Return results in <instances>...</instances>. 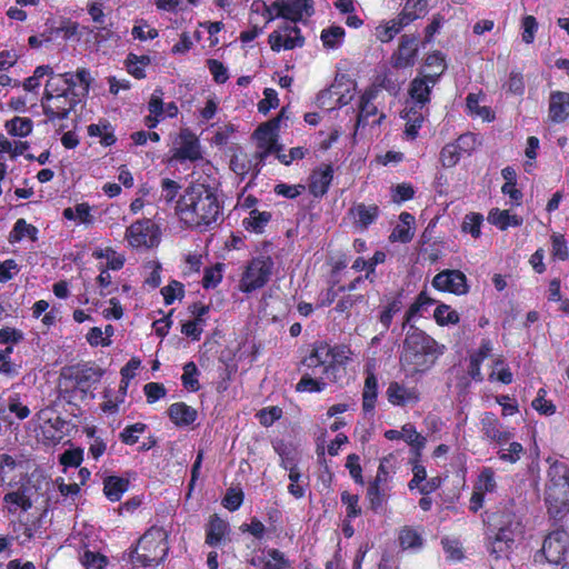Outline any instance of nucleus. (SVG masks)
<instances>
[{
	"mask_svg": "<svg viewBox=\"0 0 569 569\" xmlns=\"http://www.w3.org/2000/svg\"><path fill=\"white\" fill-rule=\"evenodd\" d=\"M176 209L184 224L199 230L210 229L221 218V207L216 193L202 183L188 187Z\"/></svg>",
	"mask_w": 569,
	"mask_h": 569,
	"instance_id": "1",
	"label": "nucleus"
},
{
	"mask_svg": "<svg viewBox=\"0 0 569 569\" xmlns=\"http://www.w3.org/2000/svg\"><path fill=\"white\" fill-rule=\"evenodd\" d=\"M442 350L433 338L423 331L413 329L403 340L399 362L405 376L416 378L427 372Z\"/></svg>",
	"mask_w": 569,
	"mask_h": 569,
	"instance_id": "2",
	"label": "nucleus"
},
{
	"mask_svg": "<svg viewBox=\"0 0 569 569\" xmlns=\"http://www.w3.org/2000/svg\"><path fill=\"white\" fill-rule=\"evenodd\" d=\"M548 478V512L553 518H562L569 511V469L565 463L556 461L549 467Z\"/></svg>",
	"mask_w": 569,
	"mask_h": 569,
	"instance_id": "3",
	"label": "nucleus"
},
{
	"mask_svg": "<svg viewBox=\"0 0 569 569\" xmlns=\"http://www.w3.org/2000/svg\"><path fill=\"white\" fill-rule=\"evenodd\" d=\"M167 531L159 527H151L139 539L136 549L130 553L133 563L143 567L158 566L161 563L169 550Z\"/></svg>",
	"mask_w": 569,
	"mask_h": 569,
	"instance_id": "4",
	"label": "nucleus"
},
{
	"mask_svg": "<svg viewBox=\"0 0 569 569\" xmlns=\"http://www.w3.org/2000/svg\"><path fill=\"white\" fill-rule=\"evenodd\" d=\"M498 531L490 543L489 552L497 559L507 557L515 542L519 522L511 512L502 513L501 520L496 523Z\"/></svg>",
	"mask_w": 569,
	"mask_h": 569,
	"instance_id": "5",
	"label": "nucleus"
},
{
	"mask_svg": "<svg viewBox=\"0 0 569 569\" xmlns=\"http://www.w3.org/2000/svg\"><path fill=\"white\" fill-rule=\"evenodd\" d=\"M283 116H284V109H282V111L280 112V114L277 118H274L266 123L260 124L256 129V131L253 133V136L257 140V148H258L256 158L259 160V162H263L264 159L270 153H276V156H277L278 152H280L282 150V146L278 144L277 139H278L279 122Z\"/></svg>",
	"mask_w": 569,
	"mask_h": 569,
	"instance_id": "6",
	"label": "nucleus"
},
{
	"mask_svg": "<svg viewBox=\"0 0 569 569\" xmlns=\"http://www.w3.org/2000/svg\"><path fill=\"white\" fill-rule=\"evenodd\" d=\"M271 270L272 262L269 259H253L240 281V289L243 292H251L263 287L271 276Z\"/></svg>",
	"mask_w": 569,
	"mask_h": 569,
	"instance_id": "7",
	"label": "nucleus"
},
{
	"mask_svg": "<svg viewBox=\"0 0 569 569\" xmlns=\"http://www.w3.org/2000/svg\"><path fill=\"white\" fill-rule=\"evenodd\" d=\"M269 43L273 51L281 49L291 50L303 44V38L297 26L286 23L280 30L273 31L269 36Z\"/></svg>",
	"mask_w": 569,
	"mask_h": 569,
	"instance_id": "8",
	"label": "nucleus"
},
{
	"mask_svg": "<svg viewBox=\"0 0 569 569\" xmlns=\"http://www.w3.org/2000/svg\"><path fill=\"white\" fill-rule=\"evenodd\" d=\"M432 286L441 291H449L455 295L468 292L467 278L459 270H445L439 272L432 280Z\"/></svg>",
	"mask_w": 569,
	"mask_h": 569,
	"instance_id": "9",
	"label": "nucleus"
},
{
	"mask_svg": "<svg viewBox=\"0 0 569 569\" xmlns=\"http://www.w3.org/2000/svg\"><path fill=\"white\" fill-rule=\"evenodd\" d=\"M418 53V38L413 34H403L398 50L392 56L395 68H408L415 64Z\"/></svg>",
	"mask_w": 569,
	"mask_h": 569,
	"instance_id": "10",
	"label": "nucleus"
},
{
	"mask_svg": "<svg viewBox=\"0 0 569 569\" xmlns=\"http://www.w3.org/2000/svg\"><path fill=\"white\" fill-rule=\"evenodd\" d=\"M153 227L149 219L138 220L127 229L126 238L132 247H152L154 244Z\"/></svg>",
	"mask_w": 569,
	"mask_h": 569,
	"instance_id": "11",
	"label": "nucleus"
},
{
	"mask_svg": "<svg viewBox=\"0 0 569 569\" xmlns=\"http://www.w3.org/2000/svg\"><path fill=\"white\" fill-rule=\"evenodd\" d=\"M567 548V535L565 531H553L548 535L542 545V553L550 563L558 565L563 559Z\"/></svg>",
	"mask_w": 569,
	"mask_h": 569,
	"instance_id": "12",
	"label": "nucleus"
},
{
	"mask_svg": "<svg viewBox=\"0 0 569 569\" xmlns=\"http://www.w3.org/2000/svg\"><path fill=\"white\" fill-rule=\"evenodd\" d=\"M273 7L277 8V17H282L297 22L302 18L303 12L307 16L313 13L312 4L306 0H291L289 2L276 1Z\"/></svg>",
	"mask_w": 569,
	"mask_h": 569,
	"instance_id": "13",
	"label": "nucleus"
},
{
	"mask_svg": "<svg viewBox=\"0 0 569 569\" xmlns=\"http://www.w3.org/2000/svg\"><path fill=\"white\" fill-rule=\"evenodd\" d=\"M485 436L495 441L498 446L507 445L513 435L502 429L498 419L493 415H486L481 421Z\"/></svg>",
	"mask_w": 569,
	"mask_h": 569,
	"instance_id": "14",
	"label": "nucleus"
},
{
	"mask_svg": "<svg viewBox=\"0 0 569 569\" xmlns=\"http://www.w3.org/2000/svg\"><path fill=\"white\" fill-rule=\"evenodd\" d=\"M437 80L435 76L426 74L423 78H416L411 81L409 92L420 109L429 101L431 87Z\"/></svg>",
	"mask_w": 569,
	"mask_h": 569,
	"instance_id": "15",
	"label": "nucleus"
},
{
	"mask_svg": "<svg viewBox=\"0 0 569 569\" xmlns=\"http://www.w3.org/2000/svg\"><path fill=\"white\" fill-rule=\"evenodd\" d=\"M569 117V93L556 91L549 99V118L553 122H563Z\"/></svg>",
	"mask_w": 569,
	"mask_h": 569,
	"instance_id": "16",
	"label": "nucleus"
},
{
	"mask_svg": "<svg viewBox=\"0 0 569 569\" xmlns=\"http://www.w3.org/2000/svg\"><path fill=\"white\" fill-rule=\"evenodd\" d=\"M379 212V207L373 203H357L349 210V213L353 218L355 224L360 229H367L371 223H373L378 218Z\"/></svg>",
	"mask_w": 569,
	"mask_h": 569,
	"instance_id": "17",
	"label": "nucleus"
},
{
	"mask_svg": "<svg viewBox=\"0 0 569 569\" xmlns=\"http://www.w3.org/2000/svg\"><path fill=\"white\" fill-rule=\"evenodd\" d=\"M181 146L176 150L173 158L178 160H197L201 157L198 139L188 130H182Z\"/></svg>",
	"mask_w": 569,
	"mask_h": 569,
	"instance_id": "18",
	"label": "nucleus"
},
{
	"mask_svg": "<svg viewBox=\"0 0 569 569\" xmlns=\"http://www.w3.org/2000/svg\"><path fill=\"white\" fill-rule=\"evenodd\" d=\"M388 399L397 406H406L419 401V393L415 388H407L398 382H391L387 389Z\"/></svg>",
	"mask_w": 569,
	"mask_h": 569,
	"instance_id": "19",
	"label": "nucleus"
},
{
	"mask_svg": "<svg viewBox=\"0 0 569 569\" xmlns=\"http://www.w3.org/2000/svg\"><path fill=\"white\" fill-rule=\"evenodd\" d=\"M103 371L99 367H84L79 369L74 376V388L79 389L82 393L94 383L99 382Z\"/></svg>",
	"mask_w": 569,
	"mask_h": 569,
	"instance_id": "20",
	"label": "nucleus"
},
{
	"mask_svg": "<svg viewBox=\"0 0 569 569\" xmlns=\"http://www.w3.org/2000/svg\"><path fill=\"white\" fill-rule=\"evenodd\" d=\"M333 178V170L331 166H326L323 169L316 170L311 176L309 184L310 192L315 197H322L327 191Z\"/></svg>",
	"mask_w": 569,
	"mask_h": 569,
	"instance_id": "21",
	"label": "nucleus"
},
{
	"mask_svg": "<svg viewBox=\"0 0 569 569\" xmlns=\"http://www.w3.org/2000/svg\"><path fill=\"white\" fill-rule=\"evenodd\" d=\"M168 415L177 426L191 425L197 419V410L184 402L172 403L168 409Z\"/></svg>",
	"mask_w": 569,
	"mask_h": 569,
	"instance_id": "22",
	"label": "nucleus"
},
{
	"mask_svg": "<svg viewBox=\"0 0 569 569\" xmlns=\"http://www.w3.org/2000/svg\"><path fill=\"white\" fill-rule=\"evenodd\" d=\"M377 97V90H367L360 98L359 114L357 126H366L369 123L371 117L377 116L378 109L373 104Z\"/></svg>",
	"mask_w": 569,
	"mask_h": 569,
	"instance_id": "23",
	"label": "nucleus"
},
{
	"mask_svg": "<svg viewBox=\"0 0 569 569\" xmlns=\"http://www.w3.org/2000/svg\"><path fill=\"white\" fill-rule=\"evenodd\" d=\"M129 481L127 479L110 476L103 481V492L111 501H119L122 495L128 490Z\"/></svg>",
	"mask_w": 569,
	"mask_h": 569,
	"instance_id": "24",
	"label": "nucleus"
},
{
	"mask_svg": "<svg viewBox=\"0 0 569 569\" xmlns=\"http://www.w3.org/2000/svg\"><path fill=\"white\" fill-rule=\"evenodd\" d=\"M228 530V523L220 519L217 515L211 516L208 528L206 542L210 546H217L223 539Z\"/></svg>",
	"mask_w": 569,
	"mask_h": 569,
	"instance_id": "25",
	"label": "nucleus"
},
{
	"mask_svg": "<svg viewBox=\"0 0 569 569\" xmlns=\"http://www.w3.org/2000/svg\"><path fill=\"white\" fill-rule=\"evenodd\" d=\"M490 223L506 230L508 227L521 226L523 220L517 214H510L507 210L492 209L488 216Z\"/></svg>",
	"mask_w": 569,
	"mask_h": 569,
	"instance_id": "26",
	"label": "nucleus"
},
{
	"mask_svg": "<svg viewBox=\"0 0 569 569\" xmlns=\"http://www.w3.org/2000/svg\"><path fill=\"white\" fill-rule=\"evenodd\" d=\"M325 387L326 382L323 376L317 371H312L311 373L306 372L301 377L300 381L296 386V390L299 392H320Z\"/></svg>",
	"mask_w": 569,
	"mask_h": 569,
	"instance_id": "27",
	"label": "nucleus"
},
{
	"mask_svg": "<svg viewBox=\"0 0 569 569\" xmlns=\"http://www.w3.org/2000/svg\"><path fill=\"white\" fill-rule=\"evenodd\" d=\"M3 502L8 507V511L10 513H14L18 508H21L22 510L27 511L32 507V502L30 498L26 495L24 490H17L8 492L3 497Z\"/></svg>",
	"mask_w": 569,
	"mask_h": 569,
	"instance_id": "28",
	"label": "nucleus"
},
{
	"mask_svg": "<svg viewBox=\"0 0 569 569\" xmlns=\"http://www.w3.org/2000/svg\"><path fill=\"white\" fill-rule=\"evenodd\" d=\"M427 0H407L400 13L402 19L405 18L407 21L412 22L427 13Z\"/></svg>",
	"mask_w": 569,
	"mask_h": 569,
	"instance_id": "29",
	"label": "nucleus"
},
{
	"mask_svg": "<svg viewBox=\"0 0 569 569\" xmlns=\"http://www.w3.org/2000/svg\"><path fill=\"white\" fill-rule=\"evenodd\" d=\"M271 213L267 211L252 210L250 217L243 220V227L257 233L262 232L266 224L270 221Z\"/></svg>",
	"mask_w": 569,
	"mask_h": 569,
	"instance_id": "30",
	"label": "nucleus"
},
{
	"mask_svg": "<svg viewBox=\"0 0 569 569\" xmlns=\"http://www.w3.org/2000/svg\"><path fill=\"white\" fill-rule=\"evenodd\" d=\"M405 118L407 120L405 134L408 139L413 140L423 122V116L413 107L406 112Z\"/></svg>",
	"mask_w": 569,
	"mask_h": 569,
	"instance_id": "31",
	"label": "nucleus"
},
{
	"mask_svg": "<svg viewBox=\"0 0 569 569\" xmlns=\"http://www.w3.org/2000/svg\"><path fill=\"white\" fill-rule=\"evenodd\" d=\"M473 489L481 493L493 492L497 489L495 471L491 468H483L478 476Z\"/></svg>",
	"mask_w": 569,
	"mask_h": 569,
	"instance_id": "32",
	"label": "nucleus"
},
{
	"mask_svg": "<svg viewBox=\"0 0 569 569\" xmlns=\"http://www.w3.org/2000/svg\"><path fill=\"white\" fill-rule=\"evenodd\" d=\"M402 431V438L415 449L416 458H419L421 449L426 446V438L410 423L405 425Z\"/></svg>",
	"mask_w": 569,
	"mask_h": 569,
	"instance_id": "33",
	"label": "nucleus"
},
{
	"mask_svg": "<svg viewBox=\"0 0 569 569\" xmlns=\"http://www.w3.org/2000/svg\"><path fill=\"white\" fill-rule=\"evenodd\" d=\"M377 398V379L373 375H369L365 381L362 393V407L365 411H371L375 408Z\"/></svg>",
	"mask_w": 569,
	"mask_h": 569,
	"instance_id": "34",
	"label": "nucleus"
},
{
	"mask_svg": "<svg viewBox=\"0 0 569 569\" xmlns=\"http://www.w3.org/2000/svg\"><path fill=\"white\" fill-rule=\"evenodd\" d=\"M6 128L12 136L26 137L32 130V121L29 118L16 117L6 123Z\"/></svg>",
	"mask_w": 569,
	"mask_h": 569,
	"instance_id": "35",
	"label": "nucleus"
},
{
	"mask_svg": "<svg viewBox=\"0 0 569 569\" xmlns=\"http://www.w3.org/2000/svg\"><path fill=\"white\" fill-rule=\"evenodd\" d=\"M198 375H199V371H198V368L194 365V362H192V361L187 362L183 366V375L181 377L183 387L191 391L199 390L200 385H199V381L197 378Z\"/></svg>",
	"mask_w": 569,
	"mask_h": 569,
	"instance_id": "36",
	"label": "nucleus"
},
{
	"mask_svg": "<svg viewBox=\"0 0 569 569\" xmlns=\"http://www.w3.org/2000/svg\"><path fill=\"white\" fill-rule=\"evenodd\" d=\"M345 37V29L339 26H332L322 30L321 40L327 48H337Z\"/></svg>",
	"mask_w": 569,
	"mask_h": 569,
	"instance_id": "37",
	"label": "nucleus"
},
{
	"mask_svg": "<svg viewBox=\"0 0 569 569\" xmlns=\"http://www.w3.org/2000/svg\"><path fill=\"white\" fill-rule=\"evenodd\" d=\"M302 365L307 368L312 369V371H320L319 373L321 376H326L327 378H330V375L336 370V366L329 363L325 365L321 360H319V356L310 353L308 357H306L302 361Z\"/></svg>",
	"mask_w": 569,
	"mask_h": 569,
	"instance_id": "38",
	"label": "nucleus"
},
{
	"mask_svg": "<svg viewBox=\"0 0 569 569\" xmlns=\"http://www.w3.org/2000/svg\"><path fill=\"white\" fill-rule=\"evenodd\" d=\"M507 445V448H501L498 451V457L502 461L516 463L517 461L520 460L521 455L523 453V447L521 443L516 441H509Z\"/></svg>",
	"mask_w": 569,
	"mask_h": 569,
	"instance_id": "39",
	"label": "nucleus"
},
{
	"mask_svg": "<svg viewBox=\"0 0 569 569\" xmlns=\"http://www.w3.org/2000/svg\"><path fill=\"white\" fill-rule=\"evenodd\" d=\"M461 151L456 143L446 144L440 152V161L443 167L451 168L460 160Z\"/></svg>",
	"mask_w": 569,
	"mask_h": 569,
	"instance_id": "40",
	"label": "nucleus"
},
{
	"mask_svg": "<svg viewBox=\"0 0 569 569\" xmlns=\"http://www.w3.org/2000/svg\"><path fill=\"white\" fill-rule=\"evenodd\" d=\"M435 319L436 321L441 325H453L459 321V315L457 311L451 310L449 306L447 305H440L435 310Z\"/></svg>",
	"mask_w": 569,
	"mask_h": 569,
	"instance_id": "41",
	"label": "nucleus"
},
{
	"mask_svg": "<svg viewBox=\"0 0 569 569\" xmlns=\"http://www.w3.org/2000/svg\"><path fill=\"white\" fill-rule=\"evenodd\" d=\"M12 233L14 240H21L23 237H29L31 240L36 241L38 229L34 226L27 223L24 219H18L14 223Z\"/></svg>",
	"mask_w": 569,
	"mask_h": 569,
	"instance_id": "42",
	"label": "nucleus"
},
{
	"mask_svg": "<svg viewBox=\"0 0 569 569\" xmlns=\"http://www.w3.org/2000/svg\"><path fill=\"white\" fill-rule=\"evenodd\" d=\"M399 542L400 546L405 549L417 548L422 545V539L416 530L406 527L400 531Z\"/></svg>",
	"mask_w": 569,
	"mask_h": 569,
	"instance_id": "43",
	"label": "nucleus"
},
{
	"mask_svg": "<svg viewBox=\"0 0 569 569\" xmlns=\"http://www.w3.org/2000/svg\"><path fill=\"white\" fill-rule=\"evenodd\" d=\"M147 426L142 422H137L134 425L127 426L120 433V439L126 445H134L138 442L137 433L144 432Z\"/></svg>",
	"mask_w": 569,
	"mask_h": 569,
	"instance_id": "44",
	"label": "nucleus"
},
{
	"mask_svg": "<svg viewBox=\"0 0 569 569\" xmlns=\"http://www.w3.org/2000/svg\"><path fill=\"white\" fill-rule=\"evenodd\" d=\"M400 310L401 301L397 299L392 300L391 302L388 303V306L385 307L379 317L380 323L383 327V332L389 329L393 316L398 313Z\"/></svg>",
	"mask_w": 569,
	"mask_h": 569,
	"instance_id": "45",
	"label": "nucleus"
},
{
	"mask_svg": "<svg viewBox=\"0 0 569 569\" xmlns=\"http://www.w3.org/2000/svg\"><path fill=\"white\" fill-rule=\"evenodd\" d=\"M482 220L483 218L479 213L467 214L462 222V231L471 233L473 238H478L481 233L480 226Z\"/></svg>",
	"mask_w": 569,
	"mask_h": 569,
	"instance_id": "46",
	"label": "nucleus"
},
{
	"mask_svg": "<svg viewBox=\"0 0 569 569\" xmlns=\"http://www.w3.org/2000/svg\"><path fill=\"white\" fill-rule=\"evenodd\" d=\"M71 90H63L61 94L56 97V102H60L61 100H69V106H57V119H66L73 108L77 106L78 100L73 97H70Z\"/></svg>",
	"mask_w": 569,
	"mask_h": 569,
	"instance_id": "47",
	"label": "nucleus"
},
{
	"mask_svg": "<svg viewBox=\"0 0 569 569\" xmlns=\"http://www.w3.org/2000/svg\"><path fill=\"white\" fill-rule=\"evenodd\" d=\"M268 556L269 559L264 562V569H286L289 567V561L278 549L269 550Z\"/></svg>",
	"mask_w": 569,
	"mask_h": 569,
	"instance_id": "48",
	"label": "nucleus"
},
{
	"mask_svg": "<svg viewBox=\"0 0 569 569\" xmlns=\"http://www.w3.org/2000/svg\"><path fill=\"white\" fill-rule=\"evenodd\" d=\"M264 98L259 101L258 110L262 113H268L270 109L277 108L279 104V99L277 91L271 88H267L263 91Z\"/></svg>",
	"mask_w": 569,
	"mask_h": 569,
	"instance_id": "49",
	"label": "nucleus"
},
{
	"mask_svg": "<svg viewBox=\"0 0 569 569\" xmlns=\"http://www.w3.org/2000/svg\"><path fill=\"white\" fill-rule=\"evenodd\" d=\"M81 562L87 569H103L107 563V558L87 550L81 557Z\"/></svg>",
	"mask_w": 569,
	"mask_h": 569,
	"instance_id": "50",
	"label": "nucleus"
},
{
	"mask_svg": "<svg viewBox=\"0 0 569 569\" xmlns=\"http://www.w3.org/2000/svg\"><path fill=\"white\" fill-rule=\"evenodd\" d=\"M207 64L216 82L224 83L228 80V70L222 62L216 59H209Z\"/></svg>",
	"mask_w": 569,
	"mask_h": 569,
	"instance_id": "51",
	"label": "nucleus"
},
{
	"mask_svg": "<svg viewBox=\"0 0 569 569\" xmlns=\"http://www.w3.org/2000/svg\"><path fill=\"white\" fill-rule=\"evenodd\" d=\"M8 410L14 413L20 420L28 418L30 415V409L20 402L18 395L8 398Z\"/></svg>",
	"mask_w": 569,
	"mask_h": 569,
	"instance_id": "52",
	"label": "nucleus"
},
{
	"mask_svg": "<svg viewBox=\"0 0 569 569\" xmlns=\"http://www.w3.org/2000/svg\"><path fill=\"white\" fill-rule=\"evenodd\" d=\"M415 190L412 186L408 183H400L392 188V201L400 203L413 198Z\"/></svg>",
	"mask_w": 569,
	"mask_h": 569,
	"instance_id": "53",
	"label": "nucleus"
},
{
	"mask_svg": "<svg viewBox=\"0 0 569 569\" xmlns=\"http://www.w3.org/2000/svg\"><path fill=\"white\" fill-rule=\"evenodd\" d=\"M166 305H171L174 299L183 295V286L178 281H172L161 289Z\"/></svg>",
	"mask_w": 569,
	"mask_h": 569,
	"instance_id": "54",
	"label": "nucleus"
},
{
	"mask_svg": "<svg viewBox=\"0 0 569 569\" xmlns=\"http://www.w3.org/2000/svg\"><path fill=\"white\" fill-rule=\"evenodd\" d=\"M83 460V451L80 448L67 450L60 456V462L69 467H79Z\"/></svg>",
	"mask_w": 569,
	"mask_h": 569,
	"instance_id": "55",
	"label": "nucleus"
},
{
	"mask_svg": "<svg viewBox=\"0 0 569 569\" xmlns=\"http://www.w3.org/2000/svg\"><path fill=\"white\" fill-rule=\"evenodd\" d=\"M147 400L149 403H153L160 398L166 396V388L163 385L158 382H149L143 387Z\"/></svg>",
	"mask_w": 569,
	"mask_h": 569,
	"instance_id": "56",
	"label": "nucleus"
},
{
	"mask_svg": "<svg viewBox=\"0 0 569 569\" xmlns=\"http://www.w3.org/2000/svg\"><path fill=\"white\" fill-rule=\"evenodd\" d=\"M243 501V493L241 490L228 489L223 498V506L230 511L237 510Z\"/></svg>",
	"mask_w": 569,
	"mask_h": 569,
	"instance_id": "57",
	"label": "nucleus"
},
{
	"mask_svg": "<svg viewBox=\"0 0 569 569\" xmlns=\"http://www.w3.org/2000/svg\"><path fill=\"white\" fill-rule=\"evenodd\" d=\"M427 67H436L438 70L431 73L438 79L446 69L445 57L441 52L436 51L426 58Z\"/></svg>",
	"mask_w": 569,
	"mask_h": 569,
	"instance_id": "58",
	"label": "nucleus"
},
{
	"mask_svg": "<svg viewBox=\"0 0 569 569\" xmlns=\"http://www.w3.org/2000/svg\"><path fill=\"white\" fill-rule=\"evenodd\" d=\"M341 501L347 506V516L350 518H355L360 513V508L358 507L359 498L357 495H350L347 491L341 493Z\"/></svg>",
	"mask_w": 569,
	"mask_h": 569,
	"instance_id": "59",
	"label": "nucleus"
},
{
	"mask_svg": "<svg viewBox=\"0 0 569 569\" xmlns=\"http://www.w3.org/2000/svg\"><path fill=\"white\" fill-rule=\"evenodd\" d=\"M359 456L356 453H351L347 458L346 467L349 469L350 476L358 483H363L361 476V466L359 463Z\"/></svg>",
	"mask_w": 569,
	"mask_h": 569,
	"instance_id": "60",
	"label": "nucleus"
},
{
	"mask_svg": "<svg viewBox=\"0 0 569 569\" xmlns=\"http://www.w3.org/2000/svg\"><path fill=\"white\" fill-rule=\"evenodd\" d=\"M456 144L461 152L469 153L475 150L478 144L477 137L470 132L463 133L457 139Z\"/></svg>",
	"mask_w": 569,
	"mask_h": 569,
	"instance_id": "61",
	"label": "nucleus"
},
{
	"mask_svg": "<svg viewBox=\"0 0 569 569\" xmlns=\"http://www.w3.org/2000/svg\"><path fill=\"white\" fill-rule=\"evenodd\" d=\"M522 27H523V33H522V40L526 42V43H531L533 41V38H535V32L538 28V23L536 21V18L532 17V16H527L523 18V22H522Z\"/></svg>",
	"mask_w": 569,
	"mask_h": 569,
	"instance_id": "62",
	"label": "nucleus"
},
{
	"mask_svg": "<svg viewBox=\"0 0 569 569\" xmlns=\"http://www.w3.org/2000/svg\"><path fill=\"white\" fill-rule=\"evenodd\" d=\"M93 34L94 42L101 44L112 39L114 33L106 24H99L89 30Z\"/></svg>",
	"mask_w": 569,
	"mask_h": 569,
	"instance_id": "63",
	"label": "nucleus"
},
{
	"mask_svg": "<svg viewBox=\"0 0 569 569\" xmlns=\"http://www.w3.org/2000/svg\"><path fill=\"white\" fill-rule=\"evenodd\" d=\"M552 253L555 257L559 258L560 260H566L568 258V249L567 243L561 234H553L552 236Z\"/></svg>",
	"mask_w": 569,
	"mask_h": 569,
	"instance_id": "64",
	"label": "nucleus"
}]
</instances>
